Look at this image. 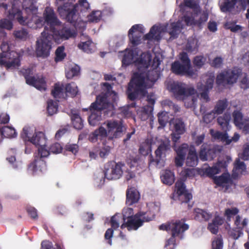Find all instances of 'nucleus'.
Returning a JSON list of instances; mask_svg holds the SVG:
<instances>
[{
	"label": "nucleus",
	"mask_w": 249,
	"mask_h": 249,
	"mask_svg": "<svg viewBox=\"0 0 249 249\" xmlns=\"http://www.w3.org/2000/svg\"><path fill=\"white\" fill-rule=\"evenodd\" d=\"M160 27L156 25H153L150 29L148 33L143 36L144 40H159L160 39Z\"/></svg>",
	"instance_id": "a878e982"
},
{
	"label": "nucleus",
	"mask_w": 249,
	"mask_h": 249,
	"mask_svg": "<svg viewBox=\"0 0 249 249\" xmlns=\"http://www.w3.org/2000/svg\"><path fill=\"white\" fill-rule=\"evenodd\" d=\"M223 244V240L221 236L217 237L212 242V249H222Z\"/></svg>",
	"instance_id": "680f3d73"
},
{
	"label": "nucleus",
	"mask_w": 249,
	"mask_h": 249,
	"mask_svg": "<svg viewBox=\"0 0 249 249\" xmlns=\"http://www.w3.org/2000/svg\"><path fill=\"white\" fill-rule=\"evenodd\" d=\"M180 174L183 178H193L196 175V170L194 168H185L181 172Z\"/></svg>",
	"instance_id": "6e6d98bb"
},
{
	"label": "nucleus",
	"mask_w": 249,
	"mask_h": 249,
	"mask_svg": "<svg viewBox=\"0 0 249 249\" xmlns=\"http://www.w3.org/2000/svg\"><path fill=\"white\" fill-rule=\"evenodd\" d=\"M171 71L174 73L178 75L192 77L196 75V71H195L192 66H189L178 61H176L172 64Z\"/></svg>",
	"instance_id": "4468645a"
},
{
	"label": "nucleus",
	"mask_w": 249,
	"mask_h": 249,
	"mask_svg": "<svg viewBox=\"0 0 249 249\" xmlns=\"http://www.w3.org/2000/svg\"><path fill=\"white\" fill-rule=\"evenodd\" d=\"M160 178L163 183L168 185H172L175 181L174 174L169 170L162 172L160 175Z\"/></svg>",
	"instance_id": "473e14b6"
},
{
	"label": "nucleus",
	"mask_w": 249,
	"mask_h": 249,
	"mask_svg": "<svg viewBox=\"0 0 249 249\" xmlns=\"http://www.w3.org/2000/svg\"><path fill=\"white\" fill-rule=\"evenodd\" d=\"M21 138L25 142H30L34 144H44L45 134L42 132H36L33 135V131L28 126H25L20 134Z\"/></svg>",
	"instance_id": "f8f14e48"
},
{
	"label": "nucleus",
	"mask_w": 249,
	"mask_h": 249,
	"mask_svg": "<svg viewBox=\"0 0 249 249\" xmlns=\"http://www.w3.org/2000/svg\"><path fill=\"white\" fill-rule=\"evenodd\" d=\"M224 64V58L221 56H217L209 62L210 66L214 69L221 68Z\"/></svg>",
	"instance_id": "de8ad7c7"
},
{
	"label": "nucleus",
	"mask_w": 249,
	"mask_h": 249,
	"mask_svg": "<svg viewBox=\"0 0 249 249\" xmlns=\"http://www.w3.org/2000/svg\"><path fill=\"white\" fill-rule=\"evenodd\" d=\"M224 219L219 215H214L212 221L209 223L207 229L212 233L216 234L218 232L219 226L222 225L224 223Z\"/></svg>",
	"instance_id": "393cba45"
},
{
	"label": "nucleus",
	"mask_w": 249,
	"mask_h": 249,
	"mask_svg": "<svg viewBox=\"0 0 249 249\" xmlns=\"http://www.w3.org/2000/svg\"><path fill=\"white\" fill-rule=\"evenodd\" d=\"M124 163L122 162H116L111 160L104 165V173L105 177L108 180H116L120 178L123 174L122 168Z\"/></svg>",
	"instance_id": "9d476101"
},
{
	"label": "nucleus",
	"mask_w": 249,
	"mask_h": 249,
	"mask_svg": "<svg viewBox=\"0 0 249 249\" xmlns=\"http://www.w3.org/2000/svg\"><path fill=\"white\" fill-rule=\"evenodd\" d=\"M26 209L27 213L32 219L36 220L38 218L37 212L35 208L32 206H28Z\"/></svg>",
	"instance_id": "0e129e2a"
},
{
	"label": "nucleus",
	"mask_w": 249,
	"mask_h": 249,
	"mask_svg": "<svg viewBox=\"0 0 249 249\" xmlns=\"http://www.w3.org/2000/svg\"><path fill=\"white\" fill-rule=\"evenodd\" d=\"M11 8L8 11L7 17L16 19L21 25L29 28L36 27V23L43 21L42 17L36 15L37 8L33 0H11Z\"/></svg>",
	"instance_id": "f257e3e1"
},
{
	"label": "nucleus",
	"mask_w": 249,
	"mask_h": 249,
	"mask_svg": "<svg viewBox=\"0 0 249 249\" xmlns=\"http://www.w3.org/2000/svg\"><path fill=\"white\" fill-rule=\"evenodd\" d=\"M103 86L107 90V92L106 93H107L108 95L110 96L112 95V101L115 102L117 98V93L114 91L111 90L112 87L111 84L105 82L103 83Z\"/></svg>",
	"instance_id": "5fc2aeb1"
},
{
	"label": "nucleus",
	"mask_w": 249,
	"mask_h": 249,
	"mask_svg": "<svg viewBox=\"0 0 249 249\" xmlns=\"http://www.w3.org/2000/svg\"><path fill=\"white\" fill-rule=\"evenodd\" d=\"M134 53L132 50H125L122 60V66L127 67L134 62Z\"/></svg>",
	"instance_id": "f704fd0d"
},
{
	"label": "nucleus",
	"mask_w": 249,
	"mask_h": 249,
	"mask_svg": "<svg viewBox=\"0 0 249 249\" xmlns=\"http://www.w3.org/2000/svg\"><path fill=\"white\" fill-rule=\"evenodd\" d=\"M1 134L7 138H13L16 136L17 133L15 129L8 126H4L1 128Z\"/></svg>",
	"instance_id": "a19ab883"
},
{
	"label": "nucleus",
	"mask_w": 249,
	"mask_h": 249,
	"mask_svg": "<svg viewBox=\"0 0 249 249\" xmlns=\"http://www.w3.org/2000/svg\"><path fill=\"white\" fill-rule=\"evenodd\" d=\"M242 73V70L237 67L225 69L216 75L215 83L218 86L232 85L236 83Z\"/></svg>",
	"instance_id": "0eeeda50"
},
{
	"label": "nucleus",
	"mask_w": 249,
	"mask_h": 249,
	"mask_svg": "<svg viewBox=\"0 0 249 249\" xmlns=\"http://www.w3.org/2000/svg\"><path fill=\"white\" fill-rule=\"evenodd\" d=\"M150 88L144 75L142 73L136 72L128 85L126 94L131 101L141 98L147 94V89Z\"/></svg>",
	"instance_id": "7ed1b4c3"
},
{
	"label": "nucleus",
	"mask_w": 249,
	"mask_h": 249,
	"mask_svg": "<svg viewBox=\"0 0 249 249\" xmlns=\"http://www.w3.org/2000/svg\"><path fill=\"white\" fill-rule=\"evenodd\" d=\"M0 65L7 69H17L20 65V55L14 51H10L7 42L2 43L0 46Z\"/></svg>",
	"instance_id": "423d86ee"
},
{
	"label": "nucleus",
	"mask_w": 249,
	"mask_h": 249,
	"mask_svg": "<svg viewBox=\"0 0 249 249\" xmlns=\"http://www.w3.org/2000/svg\"><path fill=\"white\" fill-rule=\"evenodd\" d=\"M230 120L231 115L230 113H224L222 116L218 117L217 122L224 131H227L230 129L229 122Z\"/></svg>",
	"instance_id": "2f4dec72"
},
{
	"label": "nucleus",
	"mask_w": 249,
	"mask_h": 249,
	"mask_svg": "<svg viewBox=\"0 0 249 249\" xmlns=\"http://www.w3.org/2000/svg\"><path fill=\"white\" fill-rule=\"evenodd\" d=\"M66 92L69 93L72 97H75L78 93V88L74 82L68 83L65 87Z\"/></svg>",
	"instance_id": "c03bdc74"
},
{
	"label": "nucleus",
	"mask_w": 249,
	"mask_h": 249,
	"mask_svg": "<svg viewBox=\"0 0 249 249\" xmlns=\"http://www.w3.org/2000/svg\"><path fill=\"white\" fill-rule=\"evenodd\" d=\"M70 117L72 124L74 128L81 130L84 127L83 121L78 113L76 112L77 110H70Z\"/></svg>",
	"instance_id": "cd10ccee"
},
{
	"label": "nucleus",
	"mask_w": 249,
	"mask_h": 249,
	"mask_svg": "<svg viewBox=\"0 0 249 249\" xmlns=\"http://www.w3.org/2000/svg\"><path fill=\"white\" fill-rule=\"evenodd\" d=\"M198 161V159L196 151L195 149H190L186 160V165L195 167L197 165Z\"/></svg>",
	"instance_id": "c756f323"
},
{
	"label": "nucleus",
	"mask_w": 249,
	"mask_h": 249,
	"mask_svg": "<svg viewBox=\"0 0 249 249\" xmlns=\"http://www.w3.org/2000/svg\"><path fill=\"white\" fill-rule=\"evenodd\" d=\"M201 111L202 110H200ZM205 111V110H203ZM224 110H212V111L207 113H205V111L202 112L203 114V121L206 124L211 123L215 117V114H220L223 113Z\"/></svg>",
	"instance_id": "58836bf2"
},
{
	"label": "nucleus",
	"mask_w": 249,
	"mask_h": 249,
	"mask_svg": "<svg viewBox=\"0 0 249 249\" xmlns=\"http://www.w3.org/2000/svg\"><path fill=\"white\" fill-rule=\"evenodd\" d=\"M167 32L170 36V39L171 40L177 38L180 32L179 23L173 22L170 26L166 28Z\"/></svg>",
	"instance_id": "e433bc0d"
},
{
	"label": "nucleus",
	"mask_w": 249,
	"mask_h": 249,
	"mask_svg": "<svg viewBox=\"0 0 249 249\" xmlns=\"http://www.w3.org/2000/svg\"><path fill=\"white\" fill-rule=\"evenodd\" d=\"M65 48L63 46L58 47L55 51V61L56 62L62 61L66 56L64 53Z\"/></svg>",
	"instance_id": "09e8293b"
},
{
	"label": "nucleus",
	"mask_w": 249,
	"mask_h": 249,
	"mask_svg": "<svg viewBox=\"0 0 249 249\" xmlns=\"http://www.w3.org/2000/svg\"><path fill=\"white\" fill-rule=\"evenodd\" d=\"M102 18V12L99 11H93L88 16V20L90 22H98Z\"/></svg>",
	"instance_id": "864d4df0"
},
{
	"label": "nucleus",
	"mask_w": 249,
	"mask_h": 249,
	"mask_svg": "<svg viewBox=\"0 0 249 249\" xmlns=\"http://www.w3.org/2000/svg\"><path fill=\"white\" fill-rule=\"evenodd\" d=\"M220 172L219 163L217 165L205 169L204 173L208 177H212Z\"/></svg>",
	"instance_id": "8fccbe9b"
},
{
	"label": "nucleus",
	"mask_w": 249,
	"mask_h": 249,
	"mask_svg": "<svg viewBox=\"0 0 249 249\" xmlns=\"http://www.w3.org/2000/svg\"><path fill=\"white\" fill-rule=\"evenodd\" d=\"M60 5L57 7V11L60 17L72 24L75 27L79 21V14L77 4L73 2L75 0H56Z\"/></svg>",
	"instance_id": "39448f33"
},
{
	"label": "nucleus",
	"mask_w": 249,
	"mask_h": 249,
	"mask_svg": "<svg viewBox=\"0 0 249 249\" xmlns=\"http://www.w3.org/2000/svg\"><path fill=\"white\" fill-rule=\"evenodd\" d=\"M175 187L178 199L181 203H187L192 198V194L186 190L185 185L183 181H177Z\"/></svg>",
	"instance_id": "aec40b11"
},
{
	"label": "nucleus",
	"mask_w": 249,
	"mask_h": 249,
	"mask_svg": "<svg viewBox=\"0 0 249 249\" xmlns=\"http://www.w3.org/2000/svg\"><path fill=\"white\" fill-rule=\"evenodd\" d=\"M126 203L128 205H132L139 201L140 195L139 192L135 187L127 189L126 193Z\"/></svg>",
	"instance_id": "5701e85b"
},
{
	"label": "nucleus",
	"mask_w": 249,
	"mask_h": 249,
	"mask_svg": "<svg viewBox=\"0 0 249 249\" xmlns=\"http://www.w3.org/2000/svg\"><path fill=\"white\" fill-rule=\"evenodd\" d=\"M90 115L88 117L90 125L95 126L102 120V111L103 110H92Z\"/></svg>",
	"instance_id": "72a5a7b5"
},
{
	"label": "nucleus",
	"mask_w": 249,
	"mask_h": 249,
	"mask_svg": "<svg viewBox=\"0 0 249 249\" xmlns=\"http://www.w3.org/2000/svg\"><path fill=\"white\" fill-rule=\"evenodd\" d=\"M199 157L202 161L212 160L215 157V151L206 143L202 144L199 152Z\"/></svg>",
	"instance_id": "412c9836"
},
{
	"label": "nucleus",
	"mask_w": 249,
	"mask_h": 249,
	"mask_svg": "<svg viewBox=\"0 0 249 249\" xmlns=\"http://www.w3.org/2000/svg\"><path fill=\"white\" fill-rule=\"evenodd\" d=\"M111 147L108 145H105L102 147L99 151V155L102 158H106L110 152Z\"/></svg>",
	"instance_id": "338daca9"
},
{
	"label": "nucleus",
	"mask_w": 249,
	"mask_h": 249,
	"mask_svg": "<svg viewBox=\"0 0 249 249\" xmlns=\"http://www.w3.org/2000/svg\"><path fill=\"white\" fill-rule=\"evenodd\" d=\"M13 27L12 22L7 19H2L0 20V28L1 29H6L11 30Z\"/></svg>",
	"instance_id": "e2e57ef3"
},
{
	"label": "nucleus",
	"mask_w": 249,
	"mask_h": 249,
	"mask_svg": "<svg viewBox=\"0 0 249 249\" xmlns=\"http://www.w3.org/2000/svg\"><path fill=\"white\" fill-rule=\"evenodd\" d=\"M80 67L75 65L66 72V77L68 79H72L73 77L77 76L80 72Z\"/></svg>",
	"instance_id": "3c124183"
},
{
	"label": "nucleus",
	"mask_w": 249,
	"mask_h": 249,
	"mask_svg": "<svg viewBox=\"0 0 249 249\" xmlns=\"http://www.w3.org/2000/svg\"><path fill=\"white\" fill-rule=\"evenodd\" d=\"M235 125L242 130L245 134L249 133V118L244 119L242 114L239 111L234 110L232 113Z\"/></svg>",
	"instance_id": "a211bd4d"
},
{
	"label": "nucleus",
	"mask_w": 249,
	"mask_h": 249,
	"mask_svg": "<svg viewBox=\"0 0 249 249\" xmlns=\"http://www.w3.org/2000/svg\"><path fill=\"white\" fill-rule=\"evenodd\" d=\"M144 32V28L140 24L133 25L129 29L128 36L133 46H136L141 43V38Z\"/></svg>",
	"instance_id": "f3484780"
},
{
	"label": "nucleus",
	"mask_w": 249,
	"mask_h": 249,
	"mask_svg": "<svg viewBox=\"0 0 249 249\" xmlns=\"http://www.w3.org/2000/svg\"><path fill=\"white\" fill-rule=\"evenodd\" d=\"M170 149V142L163 141L159 145L158 148L155 151L156 158H154L152 154L149 157V165L158 166L160 162L161 157L163 155L165 156L166 153Z\"/></svg>",
	"instance_id": "ddd939ff"
},
{
	"label": "nucleus",
	"mask_w": 249,
	"mask_h": 249,
	"mask_svg": "<svg viewBox=\"0 0 249 249\" xmlns=\"http://www.w3.org/2000/svg\"><path fill=\"white\" fill-rule=\"evenodd\" d=\"M240 158L244 160L249 159V144L247 143L244 145L243 152L241 154Z\"/></svg>",
	"instance_id": "774afa93"
},
{
	"label": "nucleus",
	"mask_w": 249,
	"mask_h": 249,
	"mask_svg": "<svg viewBox=\"0 0 249 249\" xmlns=\"http://www.w3.org/2000/svg\"><path fill=\"white\" fill-rule=\"evenodd\" d=\"M122 215L123 219L124 222L126 220H127L134 216L133 209L131 208H124L122 211Z\"/></svg>",
	"instance_id": "4d7b16f0"
},
{
	"label": "nucleus",
	"mask_w": 249,
	"mask_h": 249,
	"mask_svg": "<svg viewBox=\"0 0 249 249\" xmlns=\"http://www.w3.org/2000/svg\"><path fill=\"white\" fill-rule=\"evenodd\" d=\"M46 138H45V142L44 144L43 145H40V144H35L36 146H38V157L36 156L35 157V160L34 162L33 163V167L34 168V170H36L38 164L39 162H42V163L45 164V163L41 160V158H46L47 157L50 153V150H48L46 148Z\"/></svg>",
	"instance_id": "4be33fe9"
},
{
	"label": "nucleus",
	"mask_w": 249,
	"mask_h": 249,
	"mask_svg": "<svg viewBox=\"0 0 249 249\" xmlns=\"http://www.w3.org/2000/svg\"><path fill=\"white\" fill-rule=\"evenodd\" d=\"M158 122L160 127H164L169 122L168 113L165 111H162L158 113Z\"/></svg>",
	"instance_id": "49530a36"
},
{
	"label": "nucleus",
	"mask_w": 249,
	"mask_h": 249,
	"mask_svg": "<svg viewBox=\"0 0 249 249\" xmlns=\"http://www.w3.org/2000/svg\"><path fill=\"white\" fill-rule=\"evenodd\" d=\"M206 58L202 55H196L193 60L194 67L197 69L201 68L205 64Z\"/></svg>",
	"instance_id": "a18cd8bd"
},
{
	"label": "nucleus",
	"mask_w": 249,
	"mask_h": 249,
	"mask_svg": "<svg viewBox=\"0 0 249 249\" xmlns=\"http://www.w3.org/2000/svg\"><path fill=\"white\" fill-rule=\"evenodd\" d=\"M150 212H139L133 217L128 219L121 225V228L123 229L127 228L128 231L136 230L142 226L144 222H149L154 218V214H150Z\"/></svg>",
	"instance_id": "1a4fd4ad"
},
{
	"label": "nucleus",
	"mask_w": 249,
	"mask_h": 249,
	"mask_svg": "<svg viewBox=\"0 0 249 249\" xmlns=\"http://www.w3.org/2000/svg\"><path fill=\"white\" fill-rule=\"evenodd\" d=\"M246 169V166L243 161H241L239 159H237L234 164V167L233 169V173H242L245 171Z\"/></svg>",
	"instance_id": "37998d69"
},
{
	"label": "nucleus",
	"mask_w": 249,
	"mask_h": 249,
	"mask_svg": "<svg viewBox=\"0 0 249 249\" xmlns=\"http://www.w3.org/2000/svg\"><path fill=\"white\" fill-rule=\"evenodd\" d=\"M154 143L152 138H147L141 144L139 148V152L143 156H147L149 154H151L152 145Z\"/></svg>",
	"instance_id": "bb28decb"
},
{
	"label": "nucleus",
	"mask_w": 249,
	"mask_h": 249,
	"mask_svg": "<svg viewBox=\"0 0 249 249\" xmlns=\"http://www.w3.org/2000/svg\"><path fill=\"white\" fill-rule=\"evenodd\" d=\"M170 89L175 96L182 99L186 108L196 109L197 98L195 96L196 91L193 87H186L181 83H174Z\"/></svg>",
	"instance_id": "20e7f679"
},
{
	"label": "nucleus",
	"mask_w": 249,
	"mask_h": 249,
	"mask_svg": "<svg viewBox=\"0 0 249 249\" xmlns=\"http://www.w3.org/2000/svg\"><path fill=\"white\" fill-rule=\"evenodd\" d=\"M41 245V249H56L58 248V246L60 245V244L57 243L53 247L52 243L49 241H43Z\"/></svg>",
	"instance_id": "69168bd1"
},
{
	"label": "nucleus",
	"mask_w": 249,
	"mask_h": 249,
	"mask_svg": "<svg viewBox=\"0 0 249 249\" xmlns=\"http://www.w3.org/2000/svg\"><path fill=\"white\" fill-rule=\"evenodd\" d=\"M175 132L178 134H183L185 131V125L181 118L175 119L174 122Z\"/></svg>",
	"instance_id": "ea45409f"
},
{
	"label": "nucleus",
	"mask_w": 249,
	"mask_h": 249,
	"mask_svg": "<svg viewBox=\"0 0 249 249\" xmlns=\"http://www.w3.org/2000/svg\"><path fill=\"white\" fill-rule=\"evenodd\" d=\"M53 31L45 37L36 41V52L37 56L44 58L48 57L52 49L53 40L59 42L60 40H67L74 36L75 35L74 31L66 26L59 29L55 27Z\"/></svg>",
	"instance_id": "f03ea898"
},
{
	"label": "nucleus",
	"mask_w": 249,
	"mask_h": 249,
	"mask_svg": "<svg viewBox=\"0 0 249 249\" xmlns=\"http://www.w3.org/2000/svg\"><path fill=\"white\" fill-rule=\"evenodd\" d=\"M43 17L44 18H42L43 21L41 23H36L35 25L36 27L34 28H36L38 27L39 25H42L44 22L46 23V25L44 27L43 32L41 33L40 38H43V37H45L50 32H53V30L56 26H59L61 23L53 10L51 8H46L43 13Z\"/></svg>",
	"instance_id": "6e6552de"
},
{
	"label": "nucleus",
	"mask_w": 249,
	"mask_h": 249,
	"mask_svg": "<svg viewBox=\"0 0 249 249\" xmlns=\"http://www.w3.org/2000/svg\"><path fill=\"white\" fill-rule=\"evenodd\" d=\"M28 35V32L25 29H21L14 32V35L16 38L22 39H25L27 37Z\"/></svg>",
	"instance_id": "bf43d9fd"
},
{
	"label": "nucleus",
	"mask_w": 249,
	"mask_h": 249,
	"mask_svg": "<svg viewBox=\"0 0 249 249\" xmlns=\"http://www.w3.org/2000/svg\"><path fill=\"white\" fill-rule=\"evenodd\" d=\"M104 124L108 130L109 140L122 137L126 130L122 120H107Z\"/></svg>",
	"instance_id": "9b49d317"
},
{
	"label": "nucleus",
	"mask_w": 249,
	"mask_h": 249,
	"mask_svg": "<svg viewBox=\"0 0 249 249\" xmlns=\"http://www.w3.org/2000/svg\"><path fill=\"white\" fill-rule=\"evenodd\" d=\"M170 227V233H173V236H178V238L182 239L184 231L188 230L189 226L185 223L184 220H176L169 222Z\"/></svg>",
	"instance_id": "2eb2a0df"
},
{
	"label": "nucleus",
	"mask_w": 249,
	"mask_h": 249,
	"mask_svg": "<svg viewBox=\"0 0 249 249\" xmlns=\"http://www.w3.org/2000/svg\"><path fill=\"white\" fill-rule=\"evenodd\" d=\"M49 149L51 153L58 154L62 152L63 147L59 143L55 142L50 145Z\"/></svg>",
	"instance_id": "052dcab7"
},
{
	"label": "nucleus",
	"mask_w": 249,
	"mask_h": 249,
	"mask_svg": "<svg viewBox=\"0 0 249 249\" xmlns=\"http://www.w3.org/2000/svg\"><path fill=\"white\" fill-rule=\"evenodd\" d=\"M121 219V216L119 214H115L111 217L110 223L111 227L107 229L104 235L105 240L107 241V244L110 246H111L112 244V238L113 235L114 231L119 227Z\"/></svg>",
	"instance_id": "6ab92c4d"
},
{
	"label": "nucleus",
	"mask_w": 249,
	"mask_h": 249,
	"mask_svg": "<svg viewBox=\"0 0 249 249\" xmlns=\"http://www.w3.org/2000/svg\"><path fill=\"white\" fill-rule=\"evenodd\" d=\"M230 176L228 174H223L220 176L215 177L214 178V183L219 186H223L226 183L230 181Z\"/></svg>",
	"instance_id": "79ce46f5"
},
{
	"label": "nucleus",
	"mask_w": 249,
	"mask_h": 249,
	"mask_svg": "<svg viewBox=\"0 0 249 249\" xmlns=\"http://www.w3.org/2000/svg\"><path fill=\"white\" fill-rule=\"evenodd\" d=\"M107 93H101L96 96V100L92 103L89 109H115L113 105V101L111 102L108 99Z\"/></svg>",
	"instance_id": "dca6fc26"
},
{
	"label": "nucleus",
	"mask_w": 249,
	"mask_h": 249,
	"mask_svg": "<svg viewBox=\"0 0 249 249\" xmlns=\"http://www.w3.org/2000/svg\"><path fill=\"white\" fill-rule=\"evenodd\" d=\"M30 82L28 85L33 86L40 90H46L47 85L44 77L36 78L34 76L30 79Z\"/></svg>",
	"instance_id": "7c9ffc66"
},
{
	"label": "nucleus",
	"mask_w": 249,
	"mask_h": 249,
	"mask_svg": "<svg viewBox=\"0 0 249 249\" xmlns=\"http://www.w3.org/2000/svg\"><path fill=\"white\" fill-rule=\"evenodd\" d=\"M226 132L216 131L214 132L213 130H211V134L214 139L219 140L223 142H225L226 144H230L231 142V140H230Z\"/></svg>",
	"instance_id": "4c0bfd02"
},
{
	"label": "nucleus",
	"mask_w": 249,
	"mask_h": 249,
	"mask_svg": "<svg viewBox=\"0 0 249 249\" xmlns=\"http://www.w3.org/2000/svg\"><path fill=\"white\" fill-rule=\"evenodd\" d=\"M63 93V87L59 84L56 83L54 86L53 89L52 90V94L55 98H60Z\"/></svg>",
	"instance_id": "603ef678"
},
{
	"label": "nucleus",
	"mask_w": 249,
	"mask_h": 249,
	"mask_svg": "<svg viewBox=\"0 0 249 249\" xmlns=\"http://www.w3.org/2000/svg\"><path fill=\"white\" fill-rule=\"evenodd\" d=\"M238 2L239 4V0H224L220 5V10L224 13L232 12L234 10Z\"/></svg>",
	"instance_id": "c85d7f7f"
},
{
	"label": "nucleus",
	"mask_w": 249,
	"mask_h": 249,
	"mask_svg": "<svg viewBox=\"0 0 249 249\" xmlns=\"http://www.w3.org/2000/svg\"><path fill=\"white\" fill-rule=\"evenodd\" d=\"M214 79L215 77L213 74L210 75L209 77L207 79L205 85L201 84L200 87L209 90L212 89L213 86Z\"/></svg>",
	"instance_id": "13d9d810"
},
{
	"label": "nucleus",
	"mask_w": 249,
	"mask_h": 249,
	"mask_svg": "<svg viewBox=\"0 0 249 249\" xmlns=\"http://www.w3.org/2000/svg\"><path fill=\"white\" fill-rule=\"evenodd\" d=\"M160 72L156 70L149 71L146 73L145 78L150 88L152 87L157 81V80L160 78Z\"/></svg>",
	"instance_id": "c9c22d12"
},
{
	"label": "nucleus",
	"mask_w": 249,
	"mask_h": 249,
	"mask_svg": "<svg viewBox=\"0 0 249 249\" xmlns=\"http://www.w3.org/2000/svg\"><path fill=\"white\" fill-rule=\"evenodd\" d=\"M195 220L200 222H207L210 220L213 214L212 213L208 212L207 210L196 208L194 210Z\"/></svg>",
	"instance_id": "b1692460"
}]
</instances>
